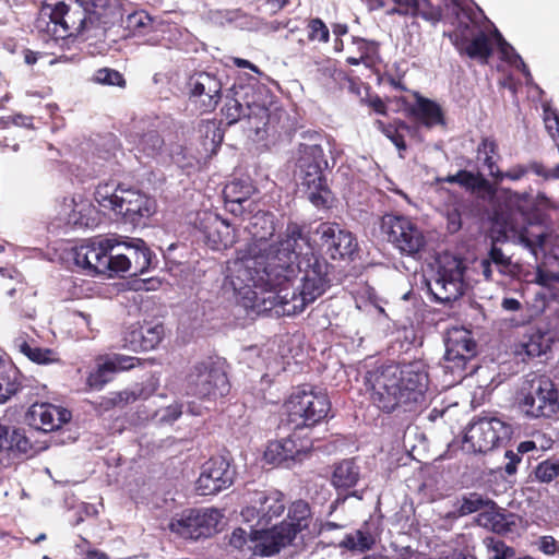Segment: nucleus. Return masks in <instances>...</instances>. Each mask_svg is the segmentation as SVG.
<instances>
[{
	"label": "nucleus",
	"mask_w": 559,
	"mask_h": 559,
	"mask_svg": "<svg viewBox=\"0 0 559 559\" xmlns=\"http://www.w3.org/2000/svg\"><path fill=\"white\" fill-rule=\"evenodd\" d=\"M246 230L251 241L245 249L237 251L236 258L227 262L226 281L242 299L245 307L254 308L259 299V292L254 290V286L263 283L262 278H287V275L274 272L281 270L285 274H292L297 242L308 245L309 239L301 225L289 222L278 239L270 243L269 240L275 233L274 215L263 211L249 217Z\"/></svg>",
	"instance_id": "obj_1"
},
{
	"label": "nucleus",
	"mask_w": 559,
	"mask_h": 559,
	"mask_svg": "<svg viewBox=\"0 0 559 559\" xmlns=\"http://www.w3.org/2000/svg\"><path fill=\"white\" fill-rule=\"evenodd\" d=\"M301 243L297 242L292 262L293 273L287 274V278H262L263 283L254 286V290L259 292V299L253 309L272 310L281 307L284 314H297L330 287L333 265L312 251L304 253ZM275 273L286 276L281 270Z\"/></svg>",
	"instance_id": "obj_2"
},
{
	"label": "nucleus",
	"mask_w": 559,
	"mask_h": 559,
	"mask_svg": "<svg viewBox=\"0 0 559 559\" xmlns=\"http://www.w3.org/2000/svg\"><path fill=\"white\" fill-rule=\"evenodd\" d=\"M428 374L423 361L382 365L366 374L373 404L385 413L415 412L425 401Z\"/></svg>",
	"instance_id": "obj_3"
},
{
	"label": "nucleus",
	"mask_w": 559,
	"mask_h": 559,
	"mask_svg": "<svg viewBox=\"0 0 559 559\" xmlns=\"http://www.w3.org/2000/svg\"><path fill=\"white\" fill-rule=\"evenodd\" d=\"M270 97L269 90L257 80L235 83L226 94L222 115L229 126L248 120L250 128L259 134L261 130L267 131L272 120L267 107Z\"/></svg>",
	"instance_id": "obj_4"
},
{
	"label": "nucleus",
	"mask_w": 559,
	"mask_h": 559,
	"mask_svg": "<svg viewBox=\"0 0 559 559\" xmlns=\"http://www.w3.org/2000/svg\"><path fill=\"white\" fill-rule=\"evenodd\" d=\"M103 2L104 0H60L45 3L41 14L49 17L47 33L55 39L83 35L98 21L95 9L102 7Z\"/></svg>",
	"instance_id": "obj_5"
},
{
	"label": "nucleus",
	"mask_w": 559,
	"mask_h": 559,
	"mask_svg": "<svg viewBox=\"0 0 559 559\" xmlns=\"http://www.w3.org/2000/svg\"><path fill=\"white\" fill-rule=\"evenodd\" d=\"M285 408L288 423L294 429H301L325 420L331 411V402L325 392L305 384L292 392Z\"/></svg>",
	"instance_id": "obj_6"
},
{
	"label": "nucleus",
	"mask_w": 559,
	"mask_h": 559,
	"mask_svg": "<svg viewBox=\"0 0 559 559\" xmlns=\"http://www.w3.org/2000/svg\"><path fill=\"white\" fill-rule=\"evenodd\" d=\"M230 384L224 370V362L207 357L194 364L186 377L188 395L202 401L215 402L229 393Z\"/></svg>",
	"instance_id": "obj_7"
},
{
	"label": "nucleus",
	"mask_w": 559,
	"mask_h": 559,
	"mask_svg": "<svg viewBox=\"0 0 559 559\" xmlns=\"http://www.w3.org/2000/svg\"><path fill=\"white\" fill-rule=\"evenodd\" d=\"M445 353L442 368L451 377L450 383H459L468 374L476 371L477 366L472 364L476 356V342L471 331L464 328H452L444 338Z\"/></svg>",
	"instance_id": "obj_8"
},
{
	"label": "nucleus",
	"mask_w": 559,
	"mask_h": 559,
	"mask_svg": "<svg viewBox=\"0 0 559 559\" xmlns=\"http://www.w3.org/2000/svg\"><path fill=\"white\" fill-rule=\"evenodd\" d=\"M519 406L530 419H551L559 412V391L548 377H534L521 388Z\"/></svg>",
	"instance_id": "obj_9"
},
{
	"label": "nucleus",
	"mask_w": 559,
	"mask_h": 559,
	"mask_svg": "<svg viewBox=\"0 0 559 559\" xmlns=\"http://www.w3.org/2000/svg\"><path fill=\"white\" fill-rule=\"evenodd\" d=\"M451 2L452 13L457 20L456 29L449 35L452 44L460 53L487 62L492 53L488 36L479 29L469 10L460 5L455 0H451Z\"/></svg>",
	"instance_id": "obj_10"
},
{
	"label": "nucleus",
	"mask_w": 559,
	"mask_h": 559,
	"mask_svg": "<svg viewBox=\"0 0 559 559\" xmlns=\"http://www.w3.org/2000/svg\"><path fill=\"white\" fill-rule=\"evenodd\" d=\"M512 426L495 416H479L472 420L464 435V448L474 453H487L507 442Z\"/></svg>",
	"instance_id": "obj_11"
},
{
	"label": "nucleus",
	"mask_w": 559,
	"mask_h": 559,
	"mask_svg": "<svg viewBox=\"0 0 559 559\" xmlns=\"http://www.w3.org/2000/svg\"><path fill=\"white\" fill-rule=\"evenodd\" d=\"M464 272L462 260L450 255L441 258L436 273L427 280V287L433 299L441 304L459 299L467 286Z\"/></svg>",
	"instance_id": "obj_12"
},
{
	"label": "nucleus",
	"mask_w": 559,
	"mask_h": 559,
	"mask_svg": "<svg viewBox=\"0 0 559 559\" xmlns=\"http://www.w3.org/2000/svg\"><path fill=\"white\" fill-rule=\"evenodd\" d=\"M114 275L144 274L151 269L153 252L141 238L112 237Z\"/></svg>",
	"instance_id": "obj_13"
},
{
	"label": "nucleus",
	"mask_w": 559,
	"mask_h": 559,
	"mask_svg": "<svg viewBox=\"0 0 559 559\" xmlns=\"http://www.w3.org/2000/svg\"><path fill=\"white\" fill-rule=\"evenodd\" d=\"M112 237L90 240L73 249L75 264L90 275L104 274L114 276Z\"/></svg>",
	"instance_id": "obj_14"
},
{
	"label": "nucleus",
	"mask_w": 559,
	"mask_h": 559,
	"mask_svg": "<svg viewBox=\"0 0 559 559\" xmlns=\"http://www.w3.org/2000/svg\"><path fill=\"white\" fill-rule=\"evenodd\" d=\"M221 518L216 509L189 510L171 519L169 530L180 537L199 539L215 533Z\"/></svg>",
	"instance_id": "obj_15"
},
{
	"label": "nucleus",
	"mask_w": 559,
	"mask_h": 559,
	"mask_svg": "<svg viewBox=\"0 0 559 559\" xmlns=\"http://www.w3.org/2000/svg\"><path fill=\"white\" fill-rule=\"evenodd\" d=\"M320 247L333 260H354L358 252V242L354 234L337 223L324 222L314 231Z\"/></svg>",
	"instance_id": "obj_16"
},
{
	"label": "nucleus",
	"mask_w": 559,
	"mask_h": 559,
	"mask_svg": "<svg viewBox=\"0 0 559 559\" xmlns=\"http://www.w3.org/2000/svg\"><path fill=\"white\" fill-rule=\"evenodd\" d=\"M235 475L236 472L228 459L224 456L211 457L202 465L201 474L197 480V491L201 496L216 495L233 485Z\"/></svg>",
	"instance_id": "obj_17"
},
{
	"label": "nucleus",
	"mask_w": 559,
	"mask_h": 559,
	"mask_svg": "<svg viewBox=\"0 0 559 559\" xmlns=\"http://www.w3.org/2000/svg\"><path fill=\"white\" fill-rule=\"evenodd\" d=\"M383 226L388 229V240L402 253L414 255L425 246L421 230L404 216H385Z\"/></svg>",
	"instance_id": "obj_18"
},
{
	"label": "nucleus",
	"mask_w": 559,
	"mask_h": 559,
	"mask_svg": "<svg viewBox=\"0 0 559 559\" xmlns=\"http://www.w3.org/2000/svg\"><path fill=\"white\" fill-rule=\"evenodd\" d=\"M190 99L194 102L202 112L213 111L222 98L223 81L214 72H197L187 83Z\"/></svg>",
	"instance_id": "obj_19"
},
{
	"label": "nucleus",
	"mask_w": 559,
	"mask_h": 559,
	"mask_svg": "<svg viewBox=\"0 0 559 559\" xmlns=\"http://www.w3.org/2000/svg\"><path fill=\"white\" fill-rule=\"evenodd\" d=\"M311 442L292 435L285 439L269 442L264 459L269 464L292 467L308 457Z\"/></svg>",
	"instance_id": "obj_20"
},
{
	"label": "nucleus",
	"mask_w": 559,
	"mask_h": 559,
	"mask_svg": "<svg viewBox=\"0 0 559 559\" xmlns=\"http://www.w3.org/2000/svg\"><path fill=\"white\" fill-rule=\"evenodd\" d=\"M118 201L115 214L133 226L143 224L156 210L155 200L135 189L120 190Z\"/></svg>",
	"instance_id": "obj_21"
},
{
	"label": "nucleus",
	"mask_w": 559,
	"mask_h": 559,
	"mask_svg": "<svg viewBox=\"0 0 559 559\" xmlns=\"http://www.w3.org/2000/svg\"><path fill=\"white\" fill-rule=\"evenodd\" d=\"M294 528L287 525H275L270 530L261 526L260 530H250V542L253 546L250 547L255 555L270 557L277 554L281 548L289 545L294 540Z\"/></svg>",
	"instance_id": "obj_22"
},
{
	"label": "nucleus",
	"mask_w": 559,
	"mask_h": 559,
	"mask_svg": "<svg viewBox=\"0 0 559 559\" xmlns=\"http://www.w3.org/2000/svg\"><path fill=\"white\" fill-rule=\"evenodd\" d=\"M251 506L242 511L245 518L257 516L258 525H267L273 518L285 510L284 496L278 490L255 491L250 498Z\"/></svg>",
	"instance_id": "obj_23"
},
{
	"label": "nucleus",
	"mask_w": 559,
	"mask_h": 559,
	"mask_svg": "<svg viewBox=\"0 0 559 559\" xmlns=\"http://www.w3.org/2000/svg\"><path fill=\"white\" fill-rule=\"evenodd\" d=\"M199 229L203 240L214 250L226 249L236 241L230 224L216 214L204 212L199 218Z\"/></svg>",
	"instance_id": "obj_24"
},
{
	"label": "nucleus",
	"mask_w": 559,
	"mask_h": 559,
	"mask_svg": "<svg viewBox=\"0 0 559 559\" xmlns=\"http://www.w3.org/2000/svg\"><path fill=\"white\" fill-rule=\"evenodd\" d=\"M71 419V413L49 403H35L26 413V423L36 430L49 432L59 429Z\"/></svg>",
	"instance_id": "obj_25"
},
{
	"label": "nucleus",
	"mask_w": 559,
	"mask_h": 559,
	"mask_svg": "<svg viewBox=\"0 0 559 559\" xmlns=\"http://www.w3.org/2000/svg\"><path fill=\"white\" fill-rule=\"evenodd\" d=\"M323 171L302 174V177L295 179L300 192L317 209H329L334 201L333 192Z\"/></svg>",
	"instance_id": "obj_26"
},
{
	"label": "nucleus",
	"mask_w": 559,
	"mask_h": 559,
	"mask_svg": "<svg viewBox=\"0 0 559 559\" xmlns=\"http://www.w3.org/2000/svg\"><path fill=\"white\" fill-rule=\"evenodd\" d=\"M32 450V442L23 429L0 424V464H11Z\"/></svg>",
	"instance_id": "obj_27"
},
{
	"label": "nucleus",
	"mask_w": 559,
	"mask_h": 559,
	"mask_svg": "<svg viewBox=\"0 0 559 559\" xmlns=\"http://www.w3.org/2000/svg\"><path fill=\"white\" fill-rule=\"evenodd\" d=\"M124 27L134 36H146L145 43L152 46L163 45L166 24L152 17L146 11L138 10L126 16Z\"/></svg>",
	"instance_id": "obj_28"
},
{
	"label": "nucleus",
	"mask_w": 559,
	"mask_h": 559,
	"mask_svg": "<svg viewBox=\"0 0 559 559\" xmlns=\"http://www.w3.org/2000/svg\"><path fill=\"white\" fill-rule=\"evenodd\" d=\"M394 7L388 11L389 15L399 14L411 17H421L432 24L441 19L439 8L431 4L430 0H392Z\"/></svg>",
	"instance_id": "obj_29"
},
{
	"label": "nucleus",
	"mask_w": 559,
	"mask_h": 559,
	"mask_svg": "<svg viewBox=\"0 0 559 559\" xmlns=\"http://www.w3.org/2000/svg\"><path fill=\"white\" fill-rule=\"evenodd\" d=\"M520 518L511 512H501L498 507L489 508L478 514L477 523L493 533L508 535L515 532Z\"/></svg>",
	"instance_id": "obj_30"
},
{
	"label": "nucleus",
	"mask_w": 559,
	"mask_h": 559,
	"mask_svg": "<svg viewBox=\"0 0 559 559\" xmlns=\"http://www.w3.org/2000/svg\"><path fill=\"white\" fill-rule=\"evenodd\" d=\"M550 348V337L539 329L530 328L519 341L515 353L527 358L539 357Z\"/></svg>",
	"instance_id": "obj_31"
},
{
	"label": "nucleus",
	"mask_w": 559,
	"mask_h": 559,
	"mask_svg": "<svg viewBox=\"0 0 559 559\" xmlns=\"http://www.w3.org/2000/svg\"><path fill=\"white\" fill-rule=\"evenodd\" d=\"M413 116L427 128L444 127L445 119L441 106L423 96L416 97V103L412 107Z\"/></svg>",
	"instance_id": "obj_32"
},
{
	"label": "nucleus",
	"mask_w": 559,
	"mask_h": 559,
	"mask_svg": "<svg viewBox=\"0 0 559 559\" xmlns=\"http://www.w3.org/2000/svg\"><path fill=\"white\" fill-rule=\"evenodd\" d=\"M325 150H329L332 154V143L329 139H320V142L314 143H300L296 153L295 166H302L304 163L308 165L321 164V166H329L324 155Z\"/></svg>",
	"instance_id": "obj_33"
},
{
	"label": "nucleus",
	"mask_w": 559,
	"mask_h": 559,
	"mask_svg": "<svg viewBox=\"0 0 559 559\" xmlns=\"http://www.w3.org/2000/svg\"><path fill=\"white\" fill-rule=\"evenodd\" d=\"M360 478V467L355 459H346L335 464L331 483L337 489H349L357 485Z\"/></svg>",
	"instance_id": "obj_34"
},
{
	"label": "nucleus",
	"mask_w": 559,
	"mask_h": 559,
	"mask_svg": "<svg viewBox=\"0 0 559 559\" xmlns=\"http://www.w3.org/2000/svg\"><path fill=\"white\" fill-rule=\"evenodd\" d=\"M134 150L146 157L157 156L164 146V139L156 130H148L142 134L134 133L130 135Z\"/></svg>",
	"instance_id": "obj_35"
},
{
	"label": "nucleus",
	"mask_w": 559,
	"mask_h": 559,
	"mask_svg": "<svg viewBox=\"0 0 559 559\" xmlns=\"http://www.w3.org/2000/svg\"><path fill=\"white\" fill-rule=\"evenodd\" d=\"M21 389V373L13 364L0 370V404L7 403Z\"/></svg>",
	"instance_id": "obj_36"
},
{
	"label": "nucleus",
	"mask_w": 559,
	"mask_h": 559,
	"mask_svg": "<svg viewBox=\"0 0 559 559\" xmlns=\"http://www.w3.org/2000/svg\"><path fill=\"white\" fill-rule=\"evenodd\" d=\"M310 508L307 502L298 500L292 503L288 509L287 520L281 524L294 528V536L309 526Z\"/></svg>",
	"instance_id": "obj_37"
},
{
	"label": "nucleus",
	"mask_w": 559,
	"mask_h": 559,
	"mask_svg": "<svg viewBox=\"0 0 559 559\" xmlns=\"http://www.w3.org/2000/svg\"><path fill=\"white\" fill-rule=\"evenodd\" d=\"M13 344L14 347L36 364L49 365L59 361L57 354L52 349L32 347L23 336L15 337Z\"/></svg>",
	"instance_id": "obj_38"
},
{
	"label": "nucleus",
	"mask_w": 559,
	"mask_h": 559,
	"mask_svg": "<svg viewBox=\"0 0 559 559\" xmlns=\"http://www.w3.org/2000/svg\"><path fill=\"white\" fill-rule=\"evenodd\" d=\"M493 36L499 49V52L501 55V58L509 62L510 64L514 66L519 70L522 71V73L525 75V78L528 80L532 78L531 72L527 68V66L524 63L521 56L515 51V49L502 37L500 32L496 28L493 32Z\"/></svg>",
	"instance_id": "obj_39"
},
{
	"label": "nucleus",
	"mask_w": 559,
	"mask_h": 559,
	"mask_svg": "<svg viewBox=\"0 0 559 559\" xmlns=\"http://www.w3.org/2000/svg\"><path fill=\"white\" fill-rule=\"evenodd\" d=\"M374 543L376 538L368 527H361L347 534L340 545L352 551H366L371 549Z\"/></svg>",
	"instance_id": "obj_40"
},
{
	"label": "nucleus",
	"mask_w": 559,
	"mask_h": 559,
	"mask_svg": "<svg viewBox=\"0 0 559 559\" xmlns=\"http://www.w3.org/2000/svg\"><path fill=\"white\" fill-rule=\"evenodd\" d=\"M437 182L456 183L466 190L476 191L485 187L486 180L480 174H474L468 170H459L454 175L437 178Z\"/></svg>",
	"instance_id": "obj_41"
},
{
	"label": "nucleus",
	"mask_w": 559,
	"mask_h": 559,
	"mask_svg": "<svg viewBox=\"0 0 559 559\" xmlns=\"http://www.w3.org/2000/svg\"><path fill=\"white\" fill-rule=\"evenodd\" d=\"M156 390V383L151 380L142 385H136L132 389L121 391L112 399L114 405H127L136 400L148 399Z\"/></svg>",
	"instance_id": "obj_42"
},
{
	"label": "nucleus",
	"mask_w": 559,
	"mask_h": 559,
	"mask_svg": "<svg viewBox=\"0 0 559 559\" xmlns=\"http://www.w3.org/2000/svg\"><path fill=\"white\" fill-rule=\"evenodd\" d=\"M507 236H498L492 240L491 247L488 251L487 258L491 262L498 272L502 275H509L513 273V263L511 257L507 255L498 246L497 242L506 241Z\"/></svg>",
	"instance_id": "obj_43"
},
{
	"label": "nucleus",
	"mask_w": 559,
	"mask_h": 559,
	"mask_svg": "<svg viewBox=\"0 0 559 559\" xmlns=\"http://www.w3.org/2000/svg\"><path fill=\"white\" fill-rule=\"evenodd\" d=\"M496 507V502L485 498L483 495L478 492H471L465 495L460 500V506L457 508V512L460 515H468L474 512H478L480 510H488L489 508Z\"/></svg>",
	"instance_id": "obj_44"
},
{
	"label": "nucleus",
	"mask_w": 559,
	"mask_h": 559,
	"mask_svg": "<svg viewBox=\"0 0 559 559\" xmlns=\"http://www.w3.org/2000/svg\"><path fill=\"white\" fill-rule=\"evenodd\" d=\"M497 154V143L495 140L485 138L477 147V158L483 162V165L488 169L489 175L496 179L500 175V169L493 159Z\"/></svg>",
	"instance_id": "obj_45"
},
{
	"label": "nucleus",
	"mask_w": 559,
	"mask_h": 559,
	"mask_svg": "<svg viewBox=\"0 0 559 559\" xmlns=\"http://www.w3.org/2000/svg\"><path fill=\"white\" fill-rule=\"evenodd\" d=\"M120 190L122 189L115 187L114 183L98 185L94 193L95 201L100 207L116 212Z\"/></svg>",
	"instance_id": "obj_46"
},
{
	"label": "nucleus",
	"mask_w": 559,
	"mask_h": 559,
	"mask_svg": "<svg viewBox=\"0 0 559 559\" xmlns=\"http://www.w3.org/2000/svg\"><path fill=\"white\" fill-rule=\"evenodd\" d=\"M535 479L543 484H549L559 477V457L547 459L539 462L534 471Z\"/></svg>",
	"instance_id": "obj_47"
},
{
	"label": "nucleus",
	"mask_w": 559,
	"mask_h": 559,
	"mask_svg": "<svg viewBox=\"0 0 559 559\" xmlns=\"http://www.w3.org/2000/svg\"><path fill=\"white\" fill-rule=\"evenodd\" d=\"M253 187L248 180L239 179L234 180L226 185L224 189L225 200L231 201H249L253 192Z\"/></svg>",
	"instance_id": "obj_48"
},
{
	"label": "nucleus",
	"mask_w": 559,
	"mask_h": 559,
	"mask_svg": "<svg viewBox=\"0 0 559 559\" xmlns=\"http://www.w3.org/2000/svg\"><path fill=\"white\" fill-rule=\"evenodd\" d=\"M484 544L489 559H515V550L498 538L487 537Z\"/></svg>",
	"instance_id": "obj_49"
},
{
	"label": "nucleus",
	"mask_w": 559,
	"mask_h": 559,
	"mask_svg": "<svg viewBox=\"0 0 559 559\" xmlns=\"http://www.w3.org/2000/svg\"><path fill=\"white\" fill-rule=\"evenodd\" d=\"M114 373L115 371L106 360L90 373L87 377V385L92 390L99 391L111 380Z\"/></svg>",
	"instance_id": "obj_50"
},
{
	"label": "nucleus",
	"mask_w": 559,
	"mask_h": 559,
	"mask_svg": "<svg viewBox=\"0 0 559 559\" xmlns=\"http://www.w3.org/2000/svg\"><path fill=\"white\" fill-rule=\"evenodd\" d=\"M142 350H151L154 349L163 340L164 328L162 324H144L142 325Z\"/></svg>",
	"instance_id": "obj_51"
},
{
	"label": "nucleus",
	"mask_w": 559,
	"mask_h": 559,
	"mask_svg": "<svg viewBox=\"0 0 559 559\" xmlns=\"http://www.w3.org/2000/svg\"><path fill=\"white\" fill-rule=\"evenodd\" d=\"M93 80L103 85H109V86H119L124 87L126 80L123 79V75L114 69L110 68H102L98 69L93 76Z\"/></svg>",
	"instance_id": "obj_52"
},
{
	"label": "nucleus",
	"mask_w": 559,
	"mask_h": 559,
	"mask_svg": "<svg viewBox=\"0 0 559 559\" xmlns=\"http://www.w3.org/2000/svg\"><path fill=\"white\" fill-rule=\"evenodd\" d=\"M142 325L132 324L123 332L122 347L133 352L142 350Z\"/></svg>",
	"instance_id": "obj_53"
},
{
	"label": "nucleus",
	"mask_w": 559,
	"mask_h": 559,
	"mask_svg": "<svg viewBox=\"0 0 559 559\" xmlns=\"http://www.w3.org/2000/svg\"><path fill=\"white\" fill-rule=\"evenodd\" d=\"M513 242L519 243L526 248L532 254L537 257V249L543 247L545 236L543 234L530 237L527 230H521L513 239Z\"/></svg>",
	"instance_id": "obj_54"
},
{
	"label": "nucleus",
	"mask_w": 559,
	"mask_h": 559,
	"mask_svg": "<svg viewBox=\"0 0 559 559\" xmlns=\"http://www.w3.org/2000/svg\"><path fill=\"white\" fill-rule=\"evenodd\" d=\"M309 34L308 39L309 40H318L320 43H328L330 38V32L325 23L319 19H312L308 23Z\"/></svg>",
	"instance_id": "obj_55"
},
{
	"label": "nucleus",
	"mask_w": 559,
	"mask_h": 559,
	"mask_svg": "<svg viewBox=\"0 0 559 559\" xmlns=\"http://www.w3.org/2000/svg\"><path fill=\"white\" fill-rule=\"evenodd\" d=\"M536 548L546 556H559V542L551 535H544L536 539Z\"/></svg>",
	"instance_id": "obj_56"
},
{
	"label": "nucleus",
	"mask_w": 559,
	"mask_h": 559,
	"mask_svg": "<svg viewBox=\"0 0 559 559\" xmlns=\"http://www.w3.org/2000/svg\"><path fill=\"white\" fill-rule=\"evenodd\" d=\"M182 414V405L174 403L163 409L156 412L155 416L158 423L171 424L176 421Z\"/></svg>",
	"instance_id": "obj_57"
},
{
	"label": "nucleus",
	"mask_w": 559,
	"mask_h": 559,
	"mask_svg": "<svg viewBox=\"0 0 559 559\" xmlns=\"http://www.w3.org/2000/svg\"><path fill=\"white\" fill-rule=\"evenodd\" d=\"M354 45L356 46L357 55L364 57V60L370 64L373 56L377 53V44L364 38H354Z\"/></svg>",
	"instance_id": "obj_58"
},
{
	"label": "nucleus",
	"mask_w": 559,
	"mask_h": 559,
	"mask_svg": "<svg viewBox=\"0 0 559 559\" xmlns=\"http://www.w3.org/2000/svg\"><path fill=\"white\" fill-rule=\"evenodd\" d=\"M378 128L383 132V134L391 140V142L397 147V150L405 151L406 143L402 134L397 132V130L393 126H385L382 121H377Z\"/></svg>",
	"instance_id": "obj_59"
},
{
	"label": "nucleus",
	"mask_w": 559,
	"mask_h": 559,
	"mask_svg": "<svg viewBox=\"0 0 559 559\" xmlns=\"http://www.w3.org/2000/svg\"><path fill=\"white\" fill-rule=\"evenodd\" d=\"M112 370L120 371V370H129L135 366V361H138V358L132 356H126V355H115L110 359L107 360Z\"/></svg>",
	"instance_id": "obj_60"
},
{
	"label": "nucleus",
	"mask_w": 559,
	"mask_h": 559,
	"mask_svg": "<svg viewBox=\"0 0 559 559\" xmlns=\"http://www.w3.org/2000/svg\"><path fill=\"white\" fill-rule=\"evenodd\" d=\"M523 456L512 450L504 453V464L502 466L504 473L512 476L516 473L519 464H521Z\"/></svg>",
	"instance_id": "obj_61"
},
{
	"label": "nucleus",
	"mask_w": 559,
	"mask_h": 559,
	"mask_svg": "<svg viewBox=\"0 0 559 559\" xmlns=\"http://www.w3.org/2000/svg\"><path fill=\"white\" fill-rule=\"evenodd\" d=\"M462 227V217L461 212L456 209H449L447 211V228L453 234L461 229Z\"/></svg>",
	"instance_id": "obj_62"
},
{
	"label": "nucleus",
	"mask_w": 559,
	"mask_h": 559,
	"mask_svg": "<svg viewBox=\"0 0 559 559\" xmlns=\"http://www.w3.org/2000/svg\"><path fill=\"white\" fill-rule=\"evenodd\" d=\"M545 124L556 143L559 142V115L556 111L546 112Z\"/></svg>",
	"instance_id": "obj_63"
},
{
	"label": "nucleus",
	"mask_w": 559,
	"mask_h": 559,
	"mask_svg": "<svg viewBox=\"0 0 559 559\" xmlns=\"http://www.w3.org/2000/svg\"><path fill=\"white\" fill-rule=\"evenodd\" d=\"M527 171H528L527 167L522 166V165H516L506 173L500 171L501 176H497L495 180L497 182H501L504 178H509L513 181L520 180L527 174Z\"/></svg>",
	"instance_id": "obj_64"
}]
</instances>
